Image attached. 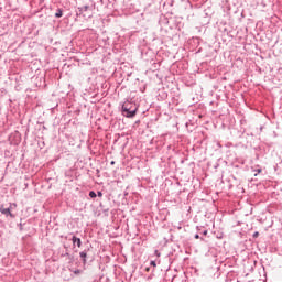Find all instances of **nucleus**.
I'll list each match as a JSON object with an SVG mask.
<instances>
[{
	"mask_svg": "<svg viewBox=\"0 0 282 282\" xmlns=\"http://www.w3.org/2000/svg\"><path fill=\"white\" fill-rule=\"evenodd\" d=\"M79 254H80L82 259H85V257H87L86 252H80Z\"/></svg>",
	"mask_w": 282,
	"mask_h": 282,
	"instance_id": "obj_7",
	"label": "nucleus"
},
{
	"mask_svg": "<svg viewBox=\"0 0 282 282\" xmlns=\"http://www.w3.org/2000/svg\"><path fill=\"white\" fill-rule=\"evenodd\" d=\"M122 109L126 118H133L138 111V108L130 110L127 105H123Z\"/></svg>",
	"mask_w": 282,
	"mask_h": 282,
	"instance_id": "obj_1",
	"label": "nucleus"
},
{
	"mask_svg": "<svg viewBox=\"0 0 282 282\" xmlns=\"http://www.w3.org/2000/svg\"><path fill=\"white\" fill-rule=\"evenodd\" d=\"M0 213H2V215H10L11 217H14V215H12L10 212V208L0 207Z\"/></svg>",
	"mask_w": 282,
	"mask_h": 282,
	"instance_id": "obj_3",
	"label": "nucleus"
},
{
	"mask_svg": "<svg viewBox=\"0 0 282 282\" xmlns=\"http://www.w3.org/2000/svg\"><path fill=\"white\" fill-rule=\"evenodd\" d=\"M89 197H91V199L96 198V192L94 191L89 192Z\"/></svg>",
	"mask_w": 282,
	"mask_h": 282,
	"instance_id": "obj_6",
	"label": "nucleus"
},
{
	"mask_svg": "<svg viewBox=\"0 0 282 282\" xmlns=\"http://www.w3.org/2000/svg\"><path fill=\"white\" fill-rule=\"evenodd\" d=\"M72 241L74 246H77V248H80V246H83V241L80 240V238H77L76 236L73 237Z\"/></svg>",
	"mask_w": 282,
	"mask_h": 282,
	"instance_id": "obj_2",
	"label": "nucleus"
},
{
	"mask_svg": "<svg viewBox=\"0 0 282 282\" xmlns=\"http://www.w3.org/2000/svg\"><path fill=\"white\" fill-rule=\"evenodd\" d=\"M151 265H153V268H155V261H151Z\"/></svg>",
	"mask_w": 282,
	"mask_h": 282,
	"instance_id": "obj_9",
	"label": "nucleus"
},
{
	"mask_svg": "<svg viewBox=\"0 0 282 282\" xmlns=\"http://www.w3.org/2000/svg\"><path fill=\"white\" fill-rule=\"evenodd\" d=\"M89 10V6H84L80 8V12H87Z\"/></svg>",
	"mask_w": 282,
	"mask_h": 282,
	"instance_id": "obj_5",
	"label": "nucleus"
},
{
	"mask_svg": "<svg viewBox=\"0 0 282 282\" xmlns=\"http://www.w3.org/2000/svg\"><path fill=\"white\" fill-rule=\"evenodd\" d=\"M253 237H254V239H257V237H259V231H256V232L253 234Z\"/></svg>",
	"mask_w": 282,
	"mask_h": 282,
	"instance_id": "obj_8",
	"label": "nucleus"
},
{
	"mask_svg": "<svg viewBox=\"0 0 282 282\" xmlns=\"http://www.w3.org/2000/svg\"><path fill=\"white\" fill-rule=\"evenodd\" d=\"M98 197H102V192H98Z\"/></svg>",
	"mask_w": 282,
	"mask_h": 282,
	"instance_id": "obj_10",
	"label": "nucleus"
},
{
	"mask_svg": "<svg viewBox=\"0 0 282 282\" xmlns=\"http://www.w3.org/2000/svg\"><path fill=\"white\" fill-rule=\"evenodd\" d=\"M195 239H199V235H196V236H195Z\"/></svg>",
	"mask_w": 282,
	"mask_h": 282,
	"instance_id": "obj_11",
	"label": "nucleus"
},
{
	"mask_svg": "<svg viewBox=\"0 0 282 282\" xmlns=\"http://www.w3.org/2000/svg\"><path fill=\"white\" fill-rule=\"evenodd\" d=\"M55 17L57 19H61V17H63V10L58 9L57 12L55 13Z\"/></svg>",
	"mask_w": 282,
	"mask_h": 282,
	"instance_id": "obj_4",
	"label": "nucleus"
},
{
	"mask_svg": "<svg viewBox=\"0 0 282 282\" xmlns=\"http://www.w3.org/2000/svg\"><path fill=\"white\" fill-rule=\"evenodd\" d=\"M208 231H205L204 235H207Z\"/></svg>",
	"mask_w": 282,
	"mask_h": 282,
	"instance_id": "obj_12",
	"label": "nucleus"
}]
</instances>
